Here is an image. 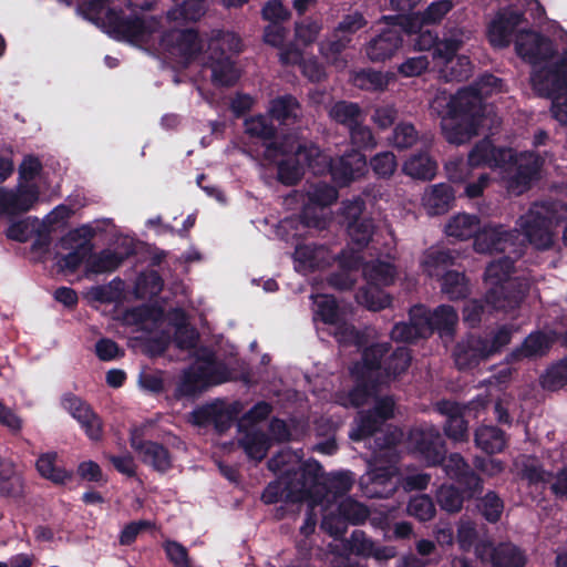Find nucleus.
Returning <instances> with one entry per match:
<instances>
[{
  "label": "nucleus",
  "instance_id": "nucleus-1",
  "mask_svg": "<svg viewBox=\"0 0 567 567\" xmlns=\"http://www.w3.org/2000/svg\"><path fill=\"white\" fill-rule=\"evenodd\" d=\"M165 22L173 24L164 29L163 23L153 17L143 16L115 21V14L107 8V0H80V9L95 22L113 24L115 37L127 41L150 53L165 55L183 65L199 62L212 70V81L216 85H233L239 72L231 61L230 53L241 50L240 39L231 32H221L213 38L205 54L203 43L193 29H178L183 22L196 21L204 16V0H176Z\"/></svg>",
  "mask_w": 567,
  "mask_h": 567
},
{
  "label": "nucleus",
  "instance_id": "nucleus-2",
  "mask_svg": "<svg viewBox=\"0 0 567 567\" xmlns=\"http://www.w3.org/2000/svg\"><path fill=\"white\" fill-rule=\"evenodd\" d=\"M246 133L260 138L265 146V157L278 163V177L281 183L292 185L303 174L305 167L315 174L330 171L332 179L339 186H346L352 181L363 176L367 171V159L358 151H352L337 162L331 163L330 157L313 144H301L296 137H287L280 146L270 142L274 126L264 115L252 116L245 121Z\"/></svg>",
  "mask_w": 567,
  "mask_h": 567
},
{
  "label": "nucleus",
  "instance_id": "nucleus-3",
  "mask_svg": "<svg viewBox=\"0 0 567 567\" xmlns=\"http://www.w3.org/2000/svg\"><path fill=\"white\" fill-rule=\"evenodd\" d=\"M269 468L279 475L262 493L267 504L284 501L287 503L307 502L311 512L320 505L321 512L328 504H337L347 498L353 477L349 472H341L326 478L321 465L309 460L301 462L299 455L291 451H282L274 456Z\"/></svg>",
  "mask_w": 567,
  "mask_h": 567
},
{
  "label": "nucleus",
  "instance_id": "nucleus-4",
  "mask_svg": "<svg viewBox=\"0 0 567 567\" xmlns=\"http://www.w3.org/2000/svg\"><path fill=\"white\" fill-rule=\"evenodd\" d=\"M388 351L385 343H377L367 347L362 354V361L354 364L351 374L357 386L346 399H341L342 405L360 406L373 402V411L360 413L350 432L353 441L364 440L378 431L380 425L393 414L394 402L391 398H379L374 392L377 384H383L391 377H396L405 371L410 364V353L406 348L400 347L389 358L384 368L380 365V359Z\"/></svg>",
  "mask_w": 567,
  "mask_h": 567
},
{
  "label": "nucleus",
  "instance_id": "nucleus-5",
  "mask_svg": "<svg viewBox=\"0 0 567 567\" xmlns=\"http://www.w3.org/2000/svg\"><path fill=\"white\" fill-rule=\"evenodd\" d=\"M503 91V82L491 74L480 79L475 86L462 89L455 95L439 91L431 102V110L441 117L444 137L461 145L473 136L491 131L499 124L491 105L483 97Z\"/></svg>",
  "mask_w": 567,
  "mask_h": 567
},
{
  "label": "nucleus",
  "instance_id": "nucleus-6",
  "mask_svg": "<svg viewBox=\"0 0 567 567\" xmlns=\"http://www.w3.org/2000/svg\"><path fill=\"white\" fill-rule=\"evenodd\" d=\"M561 55H556L551 42L537 32L517 30L515 51L533 65L532 85L543 96L551 100L550 112L567 125V35Z\"/></svg>",
  "mask_w": 567,
  "mask_h": 567
},
{
  "label": "nucleus",
  "instance_id": "nucleus-7",
  "mask_svg": "<svg viewBox=\"0 0 567 567\" xmlns=\"http://www.w3.org/2000/svg\"><path fill=\"white\" fill-rule=\"evenodd\" d=\"M543 161L533 153L515 155L511 148H495L489 140L477 143L468 154L472 167L487 166L497 172L508 192L522 194L537 177Z\"/></svg>",
  "mask_w": 567,
  "mask_h": 567
},
{
  "label": "nucleus",
  "instance_id": "nucleus-8",
  "mask_svg": "<svg viewBox=\"0 0 567 567\" xmlns=\"http://www.w3.org/2000/svg\"><path fill=\"white\" fill-rule=\"evenodd\" d=\"M410 442L429 465L443 462L445 473L465 487L468 497L481 489L480 477L470 468L460 454L454 453L447 458H443L444 449L439 430L435 426L430 425L413 430L410 434Z\"/></svg>",
  "mask_w": 567,
  "mask_h": 567
},
{
  "label": "nucleus",
  "instance_id": "nucleus-9",
  "mask_svg": "<svg viewBox=\"0 0 567 567\" xmlns=\"http://www.w3.org/2000/svg\"><path fill=\"white\" fill-rule=\"evenodd\" d=\"M514 237L515 235L513 234L512 241L519 250V254L512 251L514 247H508L503 251L507 252V256L489 262L485 271V301L488 307L495 310L509 311L515 309L525 291L523 285L517 284L511 277L514 269L513 259L519 257L523 252L522 245L517 244Z\"/></svg>",
  "mask_w": 567,
  "mask_h": 567
},
{
  "label": "nucleus",
  "instance_id": "nucleus-10",
  "mask_svg": "<svg viewBox=\"0 0 567 567\" xmlns=\"http://www.w3.org/2000/svg\"><path fill=\"white\" fill-rule=\"evenodd\" d=\"M445 233L460 240H466L474 236V249L481 254L504 251L508 247H514L512 251L519 254L512 241V233L506 231L501 225L483 226L476 215L466 213L454 215L445 225Z\"/></svg>",
  "mask_w": 567,
  "mask_h": 567
},
{
  "label": "nucleus",
  "instance_id": "nucleus-11",
  "mask_svg": "<svg viewBox=\"0 0 567 567\" xmlns=\"http://www.w3.org/2000/svg\"><path fill=\"white\" fill-rule=\"evenodd\" d=\"M401 34L411 38L415 50L425 51L433 48V61L447 64L452 61L453 53L457 52L468 40L470 32L462 29H453L445 33L441 40L437 39L425 23L421 22L420 14L398 17Z\"/></svg>",
  "mask_w": 567,
  "mask_h": 567
},
{
  "label": "nucleus",
  "instance_id": "nucleus-12",
  "mask_svg": "<svg viewBox=\"0 0 567 567\" xmlns=\"http://www.w3.org/2000/svg\"><path fill=\"white\" fill-rule=\"evenodd\" d=\"M270 413V405L265 402L257 403L238 423L239 444L247 456L255 461L262 460L271 441H285L290 437L287 424L280 420H274L269 430L271 439H268L260 430V422Z\"/></svg>",
  "mask_w": 567,
  "mask_h": 567
},
{
  "label": "nucleus",
  "instance_id": "nucleus-13",
  "mask_svg": "<svg viewBox=\"0 0 567 567\" xmlns=\"http://www.w3.org/2000/svg\"><path fill=\"white\" fill-rule=\"evenodd\" d=\"M457 320V313L450 306H441L432 315L423 306H415L410 311V323L395 324L391 337L398 341H413L426 338L434 330L441 338L450 337Z\"/></svg>",
  "mask_w": 567,
  "mask_h": 567
},
{
  "label": "nucleus",
  "instance_id": "nucleus-14",
  "mask_svg": "<svg viewBox=\"0 0 567 567\" xmlns=\"http://www.w3.org/2000/svg\"><path fill=\"white\" fill-rule=\"evenodd\" d=\"M40 161L28 155L19 166V182L13 188L0 187V216L12 217L32 209L40 200L39 186L34 183L41 172Z\"/></svg>",
  "mask_w": 567,
  "mask_h": 567
},
{
  "label": "nucleus",
  "instance_id": "nucleus-15",
  "mask_svg": "<svg viewBox=\"0 0 567 567\" xmlns=\"http://www.w3.org/2000/svg\"><path fill=\"white\" fill-rule=\"evenodd\" d=\"M401 436V432H393L385 443L386 449L380 446V452L369 463V471L360 481L363 492L368 497H388L401 483L395 466V454L390 449Z\"/></svg>",
  "mask_w": 567,
  "mask_h": 567
},
{
  "label": "nucleus",
  "instance_id": "nucleus-16",
  "mask_svg": "<svg viewBox=\"0 0 567 567\" xmlns=\"http://www.w3.org/2000/svg\"><path fill=\"white\" fill-rule=\"evenodd\" d=\"M567 208L559 203L535 204L518 220L524 237L537 249H547L553 244L551 226L563 219Z\"/></svg>",
  "mask_w": 567,
  "mask_h": 567
},
{
  "label": "nucleus",
  "instance_id": "nucleus-17",
  "mask_svg": "<svg viewBox=\"0 0 567 567\" xmlns=\"http://www.w3.org/2000/svg\"><path fill=\"white\" fill-rule=\"evenodd\" d=\"M233 378L227 368L216 362L210 352L196 360L192 368L184 372L176 394L179 396H193L209 385L228 381Z\"/></svg>",
  "mask_w": 567,
  "mask_h": 567
},
{
  "label": "nucleus",
  "instance_id": "nucleus-18",
  "mask_svg": "<svg viewBox=\"0 0 567 567\" xmlns=\"http://www.w3.org/2000/svg\"><path fill=\"white\" fill-rule=\"evenodd\" d=\"M363 276L367 287L357 295V301L372 311H379L390 306V296L379 287L390 286L394 282L396 276L394 266L383 260L367 262L363 266Z\"/></svg>",
  "mask_w": 567,
  "mask_h": 567
},
{
  "label": "nucleus",
  "instance_id": "nucleus-19",
  "mask_svg": "<svg viewBox=\"0 0 567 567\" xmlns=\"http://www.w3.org/2000/svg\"><path fill=\"white\" fill-rule=\"evenodd\" d=\"M313 319L322 321L329 326L330 332L341 344L364 346L362 336L354 331L353 327L348 323L349 312L337 306L333 297L329 295L313 293Z\"/></svg>",
  "mask_w": 567,
  "mask_h": 567
},
{
  "label": "nucleus",
  "instance_id": "nucleus-20",
  "mask_svg": "<svg viewBox=\"0 0 567 567\" xmlns=\"http://www.w3.org/2000/svg\"><path fill=\"white\" fill-rule=\"evenodd\" d=\"M107 220H95L84 224L69 231L61 239V247L70 252L59 260V266L63 270L74 271L83 262L86 264L89 255L93 251V238L105 229Z\"/></svg>",
  "mask_w": 567,
  "mask_h": 567
},
{
  "label": "nucleus",
  "instance_id": "nucleus-21",
  "mask_svg": "<svg viewBox=\"0 0 567 567\" xmlns=\"http://www.w3.org/2000/svg\"><path fill=\"white\" fill-rule=\"evenodd\" d=\"M368 514L364 505L347 497L337 504H328L323 507L321 528L338 538L344 534L348 523H362Z\"/></svg>",
  "mask_w": 567,
  "mask_h": 567
},
{
  "label": "nucleus",
  "instance_id": "nucleus-22",
  "mask_svg": "<svg viewBox=\"0 0 567 567\" xmlns=\"http://www.w3.org/2000/svg\"><path fill=\"white\" fill-rule=\"evenodd\" d=\"M307 196L301 221L307 227L323 228L328 217L326 207L337 199V190L327 184H316L309 187Z\"/></svg>",
  "mask_w": 567,
  "mask_h": 567
},
{
  "label": "nucleus",
  "instance_id": "nucleus-23",
  "mask_svg": "<svg viewBox=\"0 0 567 567\" xmlns=\"http://www.w3.org/2000/svg\"><path fill=\"white\" fill-rule=\"evenodd\" d=\"M384 20L389 28L371 40L365 49L371 61H384L391 58L403 42L398 17H385Z\"/></svg>",
  "mask_w": 567,
  "mask_h": 567
},
{
  "label": "nucleus",
  "instance_id": "nucleus-24",
  "mask_svg": "<svg viewBox=\"0 0 567 567\" xmlns=\"http://www.w3.org/2000/svg\"><path fill=\"white\" fill-rule=\"evenodd\" d=\"M365 24V20L360 12H352L347 14L337 28V37L340 39L336 42L321 44L320 51L328 62L336 65L338 69L344 68V61L339 59L337 54L346 47L349 41V35L357 32Z\"/></svg>",
  "mask_w": 567,
  "mask_h": 567
},
{
  "label": "nucleus",
  "instance_id": "nucleus-25",
  "mask_svg": "<svg viewBox=\"0 0 567 567\" xmlns=\"http://www.w3.org/2000/svg\"><path fill=\"white\" fill-rule=\"evenodd\" d=\"M334 260V255L323 246L299 245L293 254L295 269L307 275L322 270Z\"/></svg>",
  "mask_w": 567,
  "mask_h": 567
},
{
  "label": "nucleus",
  "instance_id": "nucleus-26",
  "mask_svg": "<svg viewBox=\"0 0 567 567\" xmlns=\"http://www.w3.org/2000/svg\"><path fill=\"white\" fill-rule=\"evenodd\" d=\"M63 406L80 423L91 440L101 437V421L86 402L78 396L68 395L63 399Z\"/></svg>",
  "mask_w": 567,
  "mask_h": 567
},
{
  "label": "nucleus",
  "instance_id": "nucleus-27",
  "mask_svg": "<svg viewBox=\"0 0 567 567\" xmlns=\"http://www.w3.org/2000/svg\"><path fill=\"white\" fill-rule=\"evenodd\" d=\"M491 354H493V349L488 348V340L470 336L457 344L454 359L460 369H470Z\"/></svg>",
  "mask_w": 567,
  "mask_h": 567
},
{
  "label": "nucleus",
  "instance_id": "nucleus-28",
  "mask_svg": "<svg viewBox=\"0 0 567 567\" xmlns=\"http://www.w3.org/2000/svg\"><path fill=\"white\" fill-rule=\"evenodd\" d=\"M522 23L520 13L506 9L501 11L488 27V40L495 48H505L509 44L512 34Z\"/></svg>",
  "mask_w": 567,
  "mask_h": 567
},
{
  "label": "nucleus",
  "instance_id": "nucleus-29",
  "mask_svg": "<svg viewBox=\"0 0 567 567\" xmlns=\"http://www.w3.org/2000/svg\"><path fill=\"white\" fill-rule=\"evenodd\" d=\"M475 551L481 558H484L485 551L491 553L493 567H524L526 564L525 554L513 544H501L494 549L487 544H481Z\"/></svg>",
  "mask_w": 567,
  "mask_h": 567
},
{
  "label": "nucleus",
  "instance_id": "nucleus-30",
  "mask_svg": "<svg viewBox=\"0 0 567 567\" xmlns=\"http://www.w3.org/2000/svg\"><path fill=\"white\" fill-rule=\"evenodd\" d=\"M24 484L14 462L0 455V496L19 498L23 495Z\"/></svg>",
  "mask_w": 567,
  "mask_h": 567
},
{
  "label": "nucleus",
  "instance_id": "nucleus-31",
  "mask_svg": "<svg viewBox=\"0 0 567 567\" xmlns=\"http://www.w3.org/2000/svg\"><path fill=\"white\" fill-rule=\"evenodd\" d=\"M454 200V190L449 184H437L427 188L422 203L430 215H440L450 209Z\"/></svg>",
  "mask_w": 567,
  "mask_h": 567
},
{
  "label": "nucleus",
  "instance_id": "nucleus-32",
  "mask_svg": "<svg viewBox=\"0 0 567 567\" xmlns=\"http://www.w3.org/2000/svg\"><path fill=\"white\" fill-rule=\"evenodd\" d=\"M132 447L140 454L142 461L157 471H166L171 460L168 452L159 444L153 442L142 443L136 436L132 437Z\"/></svg>",
  "mask_w": 567,
  "mask_h": 567
},
{
  "label": "nucleus",
  "instance_id": "nucleus-33",
  "mask_svg": "<svg viewBox=\"0 0 567 567\" xmlns=\"http://www.w3.org/2000/svg\"><path fill=\"white\" fill-rule=\"evenodd\" d=\"M523 475L528 480V482L534 484L546 483L555 478L551 484V489L554 493L559 495H567V471L565 470H559L555 474L550 471L538 468L533 463L525 467Z\"/></svg>",
  "mask_w": 567,
  "mask_h": 567
},
{
  "label": "nucleus",
  "instance_id": "nucleus-34",
  "mask_svg": "<svg viewBox=\"0 0 567 567\" xmlns=\"http://www.w3.org/2000/svg\"><path fill=\"white\" fill-rule=\"evenodd\" d=\"M557 337L556 332L548 334L542 332L530 333L522 347L513 353V357L516 359L540 357L547 352Z\"/></svg>",
  "mask_w": 567,
  "mask_h": 567
},
{
  "label": "nucleus",
  "instance_id": "nucleus-35",
  "mask_svg": "<svg viewBox=\"0 0 567 567\" xmlns=\"http://www.w3.org/2000/svg\"><path fill=\"white\" fill-rule=\"evenodd\" d=\"M404 174L415 179H432L437 169V164L427 153H419L410 156L402 167Z\"/></svg>",
  "mask_w": 567,
  "mask_h": 567
},
{
  "label": "nucleus",
  "instance_id": "nucleus-36",
  "mask_svg": "<svg viewBox=\"0 0 567 567\" xmlns=\"http://www.w3.org/2000/svg\"><path fill=\"white\" fill-rule=\"evenodd\" d=\"M440 411L449 415L445 425L446 435L455 442H461L467 437V425L461 413L460 408L455 403L443 402L440 404Z\"/></svg>",
  "mask_w": 567,
  "mask_h": 567
},
{
  "label": "nucleus",
  "instance_id": "nucleus-37",
  "mask_svg": "<svg viewBox=\"0 0 567 567\" xmlns=\"http://www.w3.org/2000/svg\"><path fill=\"white\" fill-rule=\"evenodd\" d=\"M37 470L42 477L55 484H64L71 478V473L59 465L55 452L41 454L37 461Z\"/></svg>",
  "mask_w": 567,
  "mask_h": 567
},
{
  "label": "nucleus",
  "instance_id": "nucleus-38",
  "mask_svg": "<svg viewBox=\"0 0 567 567\" xmlns=\"http://www.w3.org/2000/svg\"><path fill=\"white\" fill-rule=\"evenodd\" d=\"M282 64L299 63L305 76L310 81H320L324 76V70L316 60L302 61V53L296 48H286L280 52Z\"/></svg>",
  "mask_w": 567,
  "mask_h": 567
},
{
  "label": "nucleus",
  "instance_id": "nucleus-39",
  "mask_svg": "<svg viewBox=\"0 0 567 567\" xmlns=\"http://www.w3.org/2000/svg\"><path fill=\"white\" fill-rule=\"evenodd\" d=\"M359 261L360 257L354 252H343L338 260L341 272L336 274L330 278V285L341 290L351 288L354 284L352 271L357 268Z\"/></svg>",
  "mask_w": 567,
  "mask_h": 567
},
{
  "label": "nucleus",
  "instance_id": "nucleus-40",
  "mask_svg": "<svg viewBox=\"0 0 567 567\" xmlns=\"http://www.w3.org/2000/svg\"><path fill=\"white\" fill-rule=\"evenodd\" d=\"M477 447L486 453L494 454L503 451L506 440L502 431L494 426H482L475 433Z\"/></svg>",
  "mask_w": 567,
  "mask_h": 567
},
{
  "label": "nucleus",
  "instance_id": "nucleus-41",
  "mask_svg": "<svg viewBox=\"0 0 567 567\" xmlns=\"http://www.w3.org/2000/svg\"><path fill=\"white\" fill-rule=\"evenodd\" d=\"M453 53L452 61L447 64L436 62L435 68L446 80H466L473 70L472 63L466 55H455Z\"/></svg>",
  "mask_w": 567,
  "mask_h": 567
},
{
  "label": "nucleus",
  "instance_id": "nucleus-42",
  "mask_svg": "<svg viewBox=\"0 0 567 567\" xmlns=\"http://www.w3.org/2000/svg\"><path fill=\"white\" fill-rule=\"evenodd\" d=\"M122 257L112 250L99 254L91 252L86 260V271L90 274H104L115 270L122 262Z\"/></svg>",
  "mask_w": 567,
  "mask_h": 567
},
{
  "label": "nucleus",
  "instance_id": "nucleus-43",
  "mask_svg": "<svg viewBox=\"0 0 567 567\" xmlns=\"http://www.w3.org/2000/svg\"><path fill=\"white\" fill-rule=\"evenodd\" d=\"M453 256L439 248L429 249L422 261L423 270L431 277H439L452 264Z\"/></svg>",
  "mask_w": 567,
  "mask_h": 567
},
{
  "label": "nucleus",
  "instance_id": "nucleus-44",
  "mask_svg": "<svg viewBox=\"0 0 567 567\" xmlns=\"http://www.w3.org/2000/svg\"><path fill=\"white\" fill-rule=\"evenodd\" d=\"M332 120L352 128L354 125L363 122V116L357 104L338 102L329 111Z\"/></svg>",
  "mask_w": 567,
  "mask_h": 567
},
{
  "label": "nucleus",
  "instance_id": "nucleus-45",
  "mask_svg": "<svg viewBox=\"0 0 567 567\" xmlns=\"http://www.w3.org/2000/svg\"><path fill=\"white\" fill-rule=\"evenodd\" d=\"M269 113L279 122H286L290 118H297L299 115V104L290 95L281 96L271 101Z\"/></svg>",
  "mask_w": 567,
  "mask_h": 567
},
{
  "label": "nucleus",
  "instance_id": "nucleus-46",
  "mask_svg": "<svg viewBox=\"0 0 567 567\" xmlns=\"http://www.w3.org/2000/svg\"><path fill=\"white\" fill-rule=\"evenodd\" d=\"M373 223L370 217L349 221L347 225V231L351 241L359 248L364 247L369 243L373 233Z\"/></svg>",
  "mask_w": 567,
  "mask_h": 567
},
{
  "label": "nucleus",
  "instance_id": "nucleus-47",
  "mask_svg": "<svg viewBox=\"0 0 567 567\" xmlns=\"http://www.w3.org/2000/svg\"><path fill=\"white\" fill-rule=\"evenodd\" d=\"M442 290L450 299H458L468 291L467 280L464 275L456 271H447L443 276Z\"/></svg>",
  "mask_w": 567,
  "mask_h": 567
},
{
  "label": "nucleus",
  "instance_id": "nucleus-48",
  "mask_svg": "<svg viewBox=\"0 0 567 567\" xmlns=\"http://www.w3.org/2000/svg\"><path fill=\"white\" fill-rule=\"evenodd\" d=\"M436 498L442 509L451 513L460 511L464 501V496L452 485L441 486L437 491Z\"/></svg>",
  "mask_w": 567,
  "mask_h": 567
},
{
  "label": "nucleus",
  "instance_id": "nucleus-49",
  "mask_svg": "<svg viewBox=\"0 0 567 567\" xmlns=\"http://www.w3.org/2000/svg\"><path fill=\"white\" fill-rule=\"evenodd\" d=\"M163 287L161 277L156 271H147L141 275L136 282V291L143 297H152L157 295Z\"/></svg>",
  "mask_w": 567,
  "mask_h": 567
},
{
  "label": "nucleus",
  "instance_id": "nucleus-50",
  "mask_svg": "<svg viewBox=\"0 0 567 567\" xmlns=\"http://www.w3.org/2000/svg\"><path fill=\"white\" fill-rule=\"evenodd\" d=\"M408 512L420 520H429L434 516L435 507L430 497L420 495L410 501Z\"/></svg>",
  "mask_w": 567,
  "mask_h": 567
},
{
  "label": "nucleus",
  "instance_id": "nucleus-51",
  "mask_svg": "<svg viewBox=\"0 0 567 567\" xmlns=\"http://www.w3.org/2000/svg\"><path fill=\"white\" fill-rule=\"evenodd\" d=\"M373 172L380 177H390L396 169V159L393 153L382 152L371 159Z\"/></svg>",
  "mask_w": 567,
  "mask_h": 567
},
{
  "label": "nucleus",
  "instance_id": "nucleus-52",
  "mask_svg": "<svg viewBox=\"0 0 567 567\" xmlns=\"http://www.w3.org/2000/svg\"><path fill=\"white\" fill-rule=\"evenodd\" d=\"M417 141V133L410 123H400L395 126L392 143L398 148H408Z\"/></svg>",
  "mask_w": 567,
  "mask_h": 567
},
{
  "label": "nucleus",
  "instance_id": "nucleus-53",
  "mask_svg": "<svg viewBox=\"0 0 567 567\" xmlns=\"http://www.w3.org/2000/svg\"><path fill=\"white\" fill-rule=\"evenodd\" d=\"M392 75L378 71H367L359 74L358 84L368 90H383L389 84Z\"/></svg>",
  "mask_w": 567,
  "mask_h": 567
},
{
  "label": "nucleus",
  "instance_id": "nucleus-54",
  "mask_svg": "<svg viewBox=\"0 0 567 567\" xmlns=\"http://www.w3.org/2000/svg\"><path fill=\"white\" fill-rule=\"evenodd\" d=\"M164 549L174 567H192L187 549L179 543L167 540L164 543Z\"/></svg>",
  "mask_w": 567,
  "mask_h": 567
},
{
  "label": "nucleus",
  "instance_id": "nucleus-55",
  "mask_svg": "<svg viewBox=\"0 0 567 567\" xmlns=\"http://www.w3.org/2000/svg\"><path fill=\"white\" fill-rule=\"evenodd\" d=\"M453 3L450 0H439L432 2L423 14H420L421 22L432 24L439 22L450 10Z\"/></svg>",
  "mask_w": 567,
  "mask_h": 567
},
{
  "label": "nucleus",
  "instance_id": "nucleus-56",
  "mask_svg": "<svg viewBox=\"0 0 567 567\" xmlns=\"http://www.w3.org/2000/svg\"><path fill=\"white\" fill-rule=\"evenodd\" d=\"M480 508L487 520L496 522L503 512V503L496 494L489 492L481 501Z\"/></svg>",
  "mask_w": 567,
  "mask_h": 567
},
{
  "label": "nucleus",
  "instance_id": "nucleus-57",
  "mask_svg": "<svg viewBox=\"0 0 567 567\" xmlns=\"http://www.w3.org/2000/svg\"><path fill=\"white\" fill-rule=\"evenodd\" d=\"M95 353L102 361H113L124 355V351L111 339H100L95 344Z\"/></svg>",
  "mask_w": 567,
  "mask_h": 567
},
{
  "label": "nucleus",
  "instance_id": "nucleus-58",
  "mask_svg": "<svg viewBox=\"0 0 567 567\" xmlns=\"http://www.w3.org/2000/svg\"><path fill=\"white\" fill-rule=\"evenodd\" d=\"M181 316V323L177 324L176 331H175V342L178 348L182 349H188L194 347L197 333L194 330V328L189 327L185 323V317L184 313H178Z\"/></svg>",
  "mask_w": 567,
  "mask_h": 567
},
{
  "label": "nucleus",
  "instance_id": "nucleus-59",
  "mask_svg": "<svg viewBox=\"0 0 567 567\" xmlns=\"http://www.w3.org/2000/svg\"><path fill=\"white\" fill-rule=\"evenodd\" d=\"M154 526V523L151 520L142 519L137 522H132L124 526V528L122 529L120 534V543L122 545H130L136 539L137 535L142 530L153 528Z\"/></svg>",
  "mask_w": 567,
  "mask_h": 567
},
{
  "label": "nucleus",
  "instance_id": "nucleus-60",
  "mask_svg": "<svg viewBox=\"0 0 567 567\" xmlns=\"http://www.w3.org/2000/svg\"><path fill=\"white\" fill-rule=\"evenodd\" d=\"M33 231V223L30 219H21L12 223L7 229L8 238L17 241H27Z\"/></svg>",
  "mask_w": 567,
  "mask_h": 567
},
{
  "label": "nucleus",
  "instance_id": "nucleus-61",
  "mask_svg": "<svg viewBox=\"0 0 567 567\" xmlns=\"http://www.w3.org/2000/svg\"><path fill=\"white\" fill-rule=\"evenodd\" d=\"M560 382H567V358L553 365L543 377V384L547 388H555Z\"/></svg>",
  "mask_w": 567,
  "mask_h": 567
},
{
  "label": "nucleus",
  "instance_id": "nucleus-62",
  "mask_svg": "<svg viewBox=\"0 0 567 567\" xmlns=\"http://www.w3.org/2000/svg\"><path fill=\"white\" fill-rule=\"evenodd\" d=\"M352 143L362 148H372L377 145L375 140L369 127L361 125V123L350 128Z\"/></svg>",
  "mask_w": 567,
  "mask_h": 567
},
{
  "label": "nucleus",
  "instance_id": "nucleus-63",
  "mask_svg": "<svg viewBox=\"0 0 567 567\" xmlns=\"http://www.w3.org/2000/svg\"><path fill=\"white\" fill-rule=\"evenodd\" d=\"M429 66V60L424 55L414 56L405 60L400 66L399 72L404 76H417Z\"/></svg>",
  "mask_w": 567,
  "mask_h": 567
},
{
  "label": "nucleus",
  "instance_id": "nucleus-64",
  "mask_svg": "<svg viewBox=\"0 0 567 567\" xmlns=\"http://www.w3.org/2000/svg\"><path fill=\"white\" fill-rule=\"evenodd\" d=\"M78 473L81 476V478L94 482V483H105L106 477L104 476L101 467L97 463L93 461H84L80 463L78 467Z\"/></svg>",
  "mask_w": 567,
  "mask_h": 567
}]
</instances>
